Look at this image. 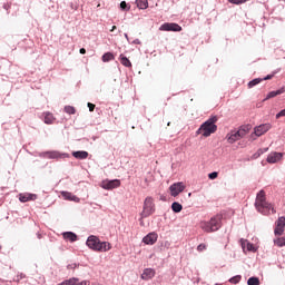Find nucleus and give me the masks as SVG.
I'll use <instances>...</instances> for the list:
<instances>
[{"instance_id":"f257e3e1","label":"nucleus","mask_w":285,"mask_h":285,"mask_svg":"<svg viewBox=\"0 0 285 285\" xmlns=\"http://www.w3.org/2000/svg\"><path fill=\"white\" fill-rule=\"evenodd\" d=\"M255 208L262 215H271V210L272 213H275L273 205L266 202V193L264 189L259 190V193L256 195Z\"/></svg>"},{"instance_id":"f03ea898","label":"nucleus","mask_w":285,"mask_h":285,"mask_svg":"<svg viewBox=\"0 0 285 285\" xmlns=\"http://www.w3.org/2000/svg\"><path fill=\"white\" fill-rule=\"evenodd\" d=\"M86 245L88 246V248H90L91 250H96L98 253H108V250H110V248H112V246L110 245V243L108 242H101L99 239V237L95 236V235H90L87 240H86Z\"/></svg>"},{"instance_id":"7ed1b4c3","label":"nucleus","mask_w":285,"mask_h":285,"mask_svg":"<svg viewBox=\"0 0 285 285\" xmlns=\"http://www.w3.org/2000/svg\"><path fill=\"white\" fill-rule=\"evenodd\" d=\"M217 116H210L205 122L200 125L197 130V135L202 134L203 137H210L213 134L217 132Z\"/></svg>"},{"instance_id":"20e7f679","label":"nucleus","mask_w":285,"mask_h":285,"mask_svg":"<svg viewBox=\"0 0 285 285\" xmlns=\"http://www.w3.org/2000/svg\"><path fill=\"white\" fill-rule=\"evenodd\" d=\"M202 228L205 233H216L222 228V215H216L209 222L202 223Z\"/></svg>"},{"instance_id":"39448f33","label":"nucleus","mask_w":285,"mask_h":285,"mask_svg":"<svg viewBox=\"0 0 285 285\" xmlns=\"http://www.w3.org/2000/svg\"><path fill=\"white\" fill-rule=\"evenodd\" d=\"M38 157H41L42 159H68L70 157V154L60 153L57 150H49L39 153Z\"/></svg>"},{"instance_id":"423d86ee","label":"nucleus","mask_w":285,"mask_h":285,"mask_svg":"<svg viewBox=\"0 0 285 285\" xmlns=\"http://www.w3.org/2000/svg\"><path fill=\"white\" fill-rule=\"evenodd\" d=\"M155 213V200L153 197H147L144 202L142 212L140 213L141 219L150 217Z\"/></svg>"},{"instance_id":"0eeeda50","label":"nucleus","mask_w":285,"mask_h":285,"mask_svg":"<svg viewBox=\"0 0 285 285\" xmlns=\"http://www.w3.org/2000/svg\"><path fill=\"white\" fill-rule=\"evenodd\" d=\"M160 32H181V26L176 22H165L159 27Z\"/></svg>"},{"instance_id":"6e6552de","label":"nucleus","mask_w":285,"mask_h":285,"mask_svg":"<svg viewBox=\"0 0 285 285\" xmlns=\"http://www.w3.org/2000/svg\"><path fill=\"white\" fill-rule=\"evenodd\" d=\"M121 186V180L119 179H111V180H102L101 188L104 190H114V188H119Z\"/></svg>"},{"instance_id":"1a4fd4ad","label":"nucleus","mask_w":285,"mask_h":285,"mask_svg":"<svg viewBox=\"0 0 285 285\" xmlns=\"http://www.w3.org/2000/svg\"><path fill=\"white\" fill-rule=\"evenodd\" d=\"M185 188L184 183H174L169 186L171 197H177L179 193H184Z\"/></svg>"},{"instance_id":"9d476101","label":"nucleus","mask_w":285,"mask_h":285,"mask_svg":"<svg viewBox=\"0 0 285 285\" xmlns=\"http://www.w3.org/2000/svg\"><path fill=\"white\" fill-rule=\"evenodd\" d=\"M269 128H272L271 124H263V125L256 126L254 128V135L256 137H262V135H265V132H268Z\"/></svg>"},{"instance_id":"9b49d317","label":"nucleus","mask_w":285,"mask_h":285,"mask_svg":"<svg viewBox=\"0 0 285 285\" xmlns=\"http://www.w3.org/2000/svg\"><path fill=\"white\" fill-rule=\"evenodd\" d=\"M284 228H285V217L282 216L276 222V227L274 229V234L278 235V236L284 235Z\"/></svg>"},{"instance_id":"f8f14e48","label":"nucleus","mask_w":285,"mask_h":285,"mask_svg":"<svg viewBox=\"0 0 285 285\" xmlns=\"http://www.w3.org/2000/svg\"><path fill=\"white\" fill-rule=\"evenodd\" d=\"M157 238H158L157 233L151 232V233L147 234V235L142 238V244H146L147 246H153L154 244L157 243Z\"/></svg>"},{"instance_id":"ddd939ff","label":"nucleus","mask_w":285,"mask_h":285,"mask_svg":"<svg viewBox=\"0 0 285 285\" xmlns=\"http://www.w3.org/2000/svg\"><path fill=\"white\" fill-rule=\"evenodd\" d=\"M61 195L67 202H75L76 204H79L81 202L80 197H77L70 191H61Z\"/></svg>"},{"instance_id":"4468645a","label":"nucleus","mask_w":285,"mask_h":285,"mask_svg":"<svg viewBox=\"0 0 285 285\" xmlns=\"http://www.w3.org/2000/svg\"><path fill=\"white\" fill-rule=\"evenodd\" d=\"M36 199L37 194L26 193L19 195V202H21L22 204H26L27 202H35Z\"/></svg>"},{"instance_id":"2eb2a0df","label":"nucleus","mask_w":285,"mask_h":285,"mask_svg":"<svg viewBox=\"0 0 285 285\" xmlns=\"http://www.w3.org/2000/svg\"><path fill=\"white\" fill-rule=\"evenodd\" d=\"M155 275H156V272L154 268H145L140 277L145 282H148V281L153 279V277H155Z\"/></svg>"},{"instance_id":"dca6fc26","label":"nucleus","mask_w":285,"mask_h":285,"mask_svg":"<svg viewBox=\"0 0 285 285\" xmlns=\"http://www.w3.org/2000/svg\"><path fill=\"white\" fill-rule=\"evenodd\" d=\"M239 139H243V137L238 130L232 131L230 134L227 135L228 144H235V141H239Z\"/></svg>"},{"instance_id":"f3484780","label":"nucleus","mask_w":285,"mask_h":285,"mask_svg":"<svg viewBox=\"0 0 285 285\" xmlns=\"http://www.w3.org/2000/svg\"><path fill=\"white\" fill-rule=\"evenodd\" d=\"M43 117V121L45 124H47V126H51V124H55V115H52V112L50 111H46L42 114Z\"/></svg>"},{"instance_id":"a211bd4d","label":"nucleus","mask_w":285,"mask_h":285,"mask_svg":"<svg viewBox=\"0 0 285 285\" xmlns=\"http://www.w3.org/2000/svg\"><path fill=\"white\" fill-rule=\"evenodd\" d=\"M253 129V125L250 124H247V125H242L239 128H238V132L240 135V137H246V135H248V132H250V130Z\"/></svg>"},{"instance_id":"6ab92c4d","label":"nucleus","mask_w":285,"mask_h":285,"mask_svg":"<svg viewBox=\"0 0 285 285\" xmlns=\"http://www.w3.org/2000/svg\"><path fill=\"white\" fill-rule=\"evenodd\" d=\"M285 92V87L279 88L278 90L269 91L264 99V101H267V99H273L274 97H277L279 95H284Z\"/></svg>"},{"instance_id":"aec40b11","label":"nucleus","mask_w":285,"mask_h":285,"mask_svg":"<svg viewBox=\"0 0 285 285\" xmlns=\"http://www.w3.org/2000/svg\"><path fill=\"white\" fill-rule=\"evenodd\" d=\"M282 157H283L282 153H274V154L267 156V163L268 164H277V161H279V159H282Z\"/></svg>"},{"instance_id":"412c9836","label":"nucleus","mask_w":285,"mask_h":285,"mask_svg":"<svg viewBox=\"0 0 285 285\" xmlns=\"http://www.w3.org/2000/svg\"><path fill=\"white\" fill-rule=\"evenodd\" d=\"M63 239H67L68 242L75 243L79 237L73 232H63L62 233Z\"/></svg>"},{"instance_id":"4be33fe9","label":"nucleus","mask_w":285,"mask_h":285,"mask_svg":"<svg viewBox=\"0 0 285 285\" xmlns=\"http://www.w3.org/2000/svg\"><path fill=\"white\" fill-rule=\"evenodd\" d=\"M72 157H75V159H88V151L86 150H78V151H72Z\"/></svg>"},{"instance_id":"5701e85b","label":"nucleus","mask_w":285,"mask_h":285,"mask_svg":"<svg viewBox=\"0 0 285 285\" xmlns=\"http://www.w3.org/2000/svg\"><path fill=\"white\" fill-rule=\"evenodd\" d=\"M119 59H120L121 66H125V68H132V62H130V59L124 56V53L119 56Z\"/></svg>"},{"instance_id":"b1692460","label":"nucleus","mask_w":285,"mask_h":285,"mask_svg":"<svg viewBox=\"0 0 285 285\" xmlns=\"http://www.w3.org/2000/svg\"><path fill=\"white\" fill-rule=\"evenodd\" d=\"M171 210L173 213H181V210H184V206L178 202H174L171 204Z\"/></svg>"},{"instance_id":"393cba45","label":"nucleus","mask_w":285,"mask_h":285,"mask_svg":"<svg viewBox=\"0 0 285 285\" xmlns=\"http://www.w3.org/2000/svg\"><path fill=\"white\" fill-rule=\"evenodd\" d=\"M104 63H108V61H115V55L112 52H106L102 55Z\"/></svg>"},{"instance_id":"a878e982","label":"nucleus","mask_w":285,"mask_h":285,"mask_svg":"<svg viewBox=\"0 0 285 285\" xmlns=\"http://www.w3.org/2000/svg\"><path fill=\"white\" fill-rule=\"evenodd\" d=\"M243 250H248V253H257V248L253 243H247L246 246L243 244Z\"/></svg>"},{"instance_id":"bb28decb","label":"nucleus","mask_w":285,"mask_h":285,"mask_svg":"<svg viewBox=\"0 0 285 285\" xmlns=\"http://www.w3.org/2000/svg\"><path fill=\"white\" fill-rule=\"evenodd\" d=\"M136 6L139 10H146L148 8V0H136Z\"/></svg>"},{"instance_id":"cd10ccee","label":"nucleus","mask_w":285,"mask_h":285,"mask_svg":"<svg viewBox=\"0 0 285 285\" xmlns=\"http://www.w3.org/2000/svg\"><path fill=\"white\" fill-rule=\"evenodd\" d=\"M77 282H79V278L72 277V278H69V279H66V281L61 282L58 285H76Z\"/></svg>"},{"instance_id":"c85d7f7f","label":"nucleus","mask_w":285,"mask_h":285,"mask_svg":"<svg viewBox=\"0 0 285 285\" xmlns=\"http://www.w3.org/2000/svg\"><path fill=\"white\" fill-rule=\"evenodd\" d=\"M264 79L262 78H255L248 82V88H255V86H258V83H262Z\"/></svg>"},{"instance_id":"c756f323","label":"nucleus","mask_w":285,"mask_h":285,"mask_svg":"<svg viewBox=\"0 0 285 285\" xmlns=\"http://www.w3.org/2000/svg\"><path fill=\"white\" fill-rule=\"evenodd\" d=\"M63 110L67 115H76L77 112V109H75V107L70 105L65 106Z\"/></svg>"},{"instance_id":"7c9ffc66","label":"nucleus","mask_w":285,"mask_h":285,"mask_svg":"<svg viewBox=\"0 0 285 285\" xmlns=\"http://www.w3.org/2000/svg\"><path fill=\"white\" fill-rule=\"evenodd\" d=\"M247 285H259V277L252 276L247 279Z\"/></svg>"},{"instance_id":"2f4dec72","label":"nucleus","mask_w":285,"mask_h":285,"mask_svg":"<svg viewBox=\"0 0 285 285\" xmlns=\"http://www.w3.org/2000/svg\"><path fill=\"white\" fill-rule=\"evenodd\" d=\"M274 244L278 246L279 248L285 246V237H278L274 239Z\"/></svg>"},{"instance_id":"473e14b6","label":"nucleus","mask_w":285,"mask_h":285,"mask_svg":"<svg viewBox=\"0 0 285 285\" xmlns=\"http://www.w3.org/2000/svg\"><path fill=\"white\" fill-rule=\"evenodd\" d=\"M120 10H122V12H128L130 10V4H128L126 1H121Z\"/></svg>"},{"instance_id":"72a5a7b5","label":"nucleus","mask_w":285,"mask_h":285,"mask_svg":"<svg viewBox=\"0 0 285 285\" xmlns=\"http://www.w3.org/2000/svg\"><path fill=\"white\" fill-rule=\"evenodd\" d=\"M239 282H242V275H236V276L229 278L230 284H239Z\"/></svg>"},{"instance_id":"f704fd0d","label":"nucleus","mask_w":285,"mask_h":285,"mask_svg":"<svg viewBox=\"0 0 285 285\" xmlns=\"http://www.w3.org/2000/svg\"><path fill=\"white\" fill-rule=\"evenodd\" d=\"M248 0H228L229 3H233L234 6H242V3H246Z\"/></svg>"},{"instance_id":"c9c22d12","label":"nucleus","mask_w":285,"mask_h":285,"mask_svg":"<svg viewBox=\"0 0 285 285\" xmlns=\"http://www.w3.org/2000/svg\"><path fill=\"white\" fill-rule=\"evenodd\" d=\"M217 177H219V173H217V171H213V173L208 174L209 179H217Z\"/></svg>"},{"instance_id":"e433bc0d","label":"nucleus","mask_w":285,"mask_h":285,"mask_svg":"<svg viewBox=\"0 0 285 285\" xmlns=\"http://www.w3.org/2000/svg\"><path fill=\"white\" fill-rule=\"evenodd\" d=\"M87 106L89 108V112H95V107H96L95 104L88 102Z\"/></svg>"},{"instance_id":"4c0bfd02","label":"nucleus","mask_w":285,"mask_h":285,"mask_svg":"<svg viewBox=\"0 0 285 285\" xmlns=\"http://www.w3.org/2000/svg\"><path fill=\"white\" fill-rule=\"evenodd\" d=\"M281 117H285V108L282 109L278 114H276V119H279Z\"/></svg>"},{"instance_id":"58836bf2","label":"nucleus","mask_w":285,"mask_h":285,"mask_svg":"<svg viewBox=\"0 0 285 285\" xmlns=\"http://www.w3.org/2000/svg\"><path fill=\"white\" fill-rule=\"evenodd\" d=\"M131 43L135 46H141V40L135 39Z\"/></svg>"},{"instance_id":"ea45409f","label":"nucleus","mask_w":285,"mask_h":285,"mask_svg":"<svg viewBox=\"0 0 285 285\" xmlns=\"http://www.w3.org/2000/svg\"><path fill=\"white\" fill-rule=\"evenodd\" d=\"M263 81H268V79H273V75H267L266 77L262 78Z\"/></svg>"},{"instance_id":"a19ab883","label":"nucleus","mask_w":285,"mask_h":285,"mask_svg":"<svg viewBox=\"0 0 285 285\" xmlns=\"http://www.w3.org/2000/svg\"><path fill=\"white\" fill-rule=\"evenodd\" d=\"M255 155L256 157H259V155H264V149H258V151Z\"/></svg>"},{"instance_id":"79ce46f5","label":"nucleus","mask_w":285,"mask_h":285,"mask_svg":"<svg viewBox=\"0 0 285 285\" xmlns=\"http://www.w3.org/2000/svg\"><path fill=\"white\" fill-rule=\"evenodd\" d=\"M204 248H206V245L200 244V245H198L197 250H204Z\"/></svg>"},{"instance_id":"37998d69","label":"nucleus","mask_w":285,"mask_h":285,"mask_svg":"<svg viewBox=\"0 0 285 285\" xmlns=\"http://www.w3.org/2000/svg\"><path fill=\"white\" fill-rule=\"evenodd\" d=\"M76 285H88V282L87 281H82V282L79 283V281H78V282H76Z\"/></svg>"},{"instance_id":"c03bdc74","label":"nucleus","mask_w":285,"mask_h":285,"mask_svg":"<svg viewBox=\"0 0 285 285\" xmlns=\"http://www.w3.org/2000/svg\"><path fill=\"white\" fill-rule=\"evenodd\" d=\"M3 9L4 10H10V4H8V3L3 4Z\"/></svg>"},{"instance_id":"a18cd8bd","label":"nucleus","mask_w":285,"mask_h":285,"mask_svg":"<svg viewBox=\"0 0 285 285\" xmlns=\"http://www.w3.org/2000/svg\"><path fill=\"white\" fill-rule=\"evenodd\" d=\"M125 39L128 41V43H130V38L128 37V33H125Z\"/></svg>"},{"instance_id":"49530a36","label":"nucleus","mask_w":285,"mask_h":285,"mask_svg":"<svg viewBox=\"0 0 285 285\" xmlns=\"http://www.w3.org/2000/svg\"><path fill=\"white\" fill-rule=\"evenodd\" d=\"M80 55H86V48H80Z\"/></svg>"},{"instance_id":"de8ad7c7","label":"nucleus","mask_w":285,"mask_h":285,"mask_svg":"<svg viewBox=\"0 0 285 285\" xmlns=\"http://www.w3.org/2000/svg\"><path fill=\"white\" fill-rule=\"evenodd\" d=\"M117 30V26H112L110 32H115Z\"/></svg>"},{"instance_id":"09e8293b","label":"nucleus","mask_w":285,"mask_h":285,"mask_svg":"<svg viewBox=\"0 0 285 285\" xmlns=\"http://www.w3.org/2000/svg\"><path fill=\"white\" fill-rule=\"evenodd\" d=\"M139 222H140V226H144V218H141V216H140Z\"/></svg>"},{"instance_id":"8fccbe9b","label":"nucleus","mask_w":285,"mask_h":285,"mask_svg":"<svg viewBox=\"0 0 285 285\" xmlns=\"http://www.w3.org/2000/svg\"><path fill=\"white\" fill-rule=\"evenodd\" d=\"M268 150V148H265V149H263V153H266Z\"/></svg>"},{"instance_id":"3c124183","label":"nucleus","mask_w":285,"mask_h":285,"mask_svg":"<svg viewBox=\"0 0 285 285\" xmlns=\"http://www.w3.org/2000/svg\"><path fill=\"white\" fill-rule=\"evenodd\" d=\"M20 277H26V276L23 274H21Z\"/></svg>"},{"instance_id":"603ef678","label":"nucleus","mask_w":285,"mask_h":285,"mask_svg":"<svg viewBox=\"0 0 285 285\" xmlns=\"http://www.w3.org/2000/svg\"><path fill=\"white\" fill-rule=\"evenodd\" d=\"M215 285H223V284L216 283Z\"/></svg>"},{"instance_id":"864d4df0","label":"nucleus","mask_w":285,"mask_h":285,"mask_svg":"<svg viewBox=\"0 0 285 285\" xmlns=\"http://www.w3.org/2000/svg\"><path fill=\"white\" fill-rule=\"evenodd\" d=\"M167 126H170V122H168Z\"/></svg>"},{"instance_id":"5fc2aeb1","label":"nucleus","mask_w":285,"mask_h":285,"mask_svg":"<svg viewBox=\"0 0 285 285\" xmlns=\"http://www.w3.org/2000/svg\"><path fill=\"white\" fill-rule=\"evenodd\" d=\"M0 250H1V246H0Z\"/></svg>"},{"instance_id":"6e6d98bb","label":"nucleus","mask_w":285,"mask_h":285,"mask_svg":"<svg viewBox=\"0 0 285 285\" xmlns=\"http://www.w3.org/2000/svg\"><path fill=\"white\" fill-rule=\"evenodd\" d=\"M285 2V0H283Z\"/></svg>"}]
</instances>
